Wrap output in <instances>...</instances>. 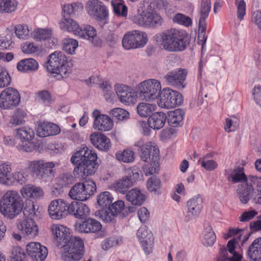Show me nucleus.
Returning <instances> with one entry per match:
<instances>
[{
  "mask_svg": "<svg viewBox=\"0 0 261 261\" xmlns=\"http://www.w3.org/2000/svg\"><path fill=\"white\" fill-rule=\"evenodd\" d=\"M97 159V154L87 147L76 151L70 159L75 166L73 170L74 176L84 178L85 176L95 173L98 166Z\"/></svg>",
  "mask_w": 261,
  "mask_h": 261,
  "instance_id": "obj_1",
  "label": "nucleus"
},
{
  "mask_svg": "<svg viewBox=\"0 0 261 261\" xmlns=\"http://www.w3.org/2000/svg\"><path fill=\"white\" fill-rule=\"evenodd\" d=\"M163 48L170 52L185 50L190 43L188 34L182 30L176 29L167 30L155 36Z\"/></svg>",
  "mask_w": 261,
  "mask_h": 261,
  "instance_id": "obj_2",
  "label": "nucleus"
},
{
  "mask_svg": "<svg viewBox=\"0 0 261 261\" xmlns=\"http://www.w3.org/2000/svg\"><path fill=\"white\" fill-rule=\"evenodd\" d=\"M23 201L15 191H7L1 198L0 212L5 217L13 219L22 211Z\"/></svg>",
  "mask_w": 261,
  "mask_h": 261,
  "instance_id": "obj_3",
  "label": "nucleus"
},
{
  "mask_svg": "<svg viewBox=\"0 0 261 261\" xmlns=\"http://www.w3.org/2000/svg\"><path fill=\"white\" fill-rule=\"evenodd\" d=\"M62 247L61 258L64 261H77L83 256L84 244L80 237L71 236Z\"/></svg>",
  "mask_w": 261,
  "mask_h": 261,
  "instance_id": "obj_4",
  "label": "nucleus"
},
{
  "mask_svg": "<svg viewBox=\"0 0 261 261\" xmlns=\"http://www.w3.org/2000/svg\"><path fill=\"white\" fill-rule=\"evenodd\" d=\"M49 58L46 63V68L48 72L56 73L61 78H65L69 75L71 68L64 53L55 51L50 54Z\"/></svg>",
  "mask_w": 261,
  "mask_h": 261,
  "instance_id": "obj_5",
  "label": "nucleus"
},
{
  "mask_svg": "<svg viewBox=\"0 0 261 261\" xmlns=\"http://www.w3.org/2000/svg\"><path fill=\"white\" fill-rule=\"evenodd\" d=\"M54 168L53 162L38 160L28 161L27 169L33 177L46 180L54 176Z\"/></svg>",
  "mask_w": 261,
  "mask_h": 261,
  "instance_id": "obj_6",
  "label": "nucleus"
},
{
  "mask_svg": "<svg viewBox=\"0 0 261 261\" xmlns=\"http://www.w3.org/2000/svg\"><path fill=\"white\" fill-rule=\"evenodd\" d=\"M161 91L160 82L155 79H149L139 84L138 94L142 100L152 101L155 100Z\"/></svg>",
  "mask_w": 261,
  "mask_h": 261,
  "instance_id": "obj_7",
  "label": "nucleus"
},
{
  "mask_svg": "<svg viewBox=\"0 0 261 261\" xmlns=\"http://www.w3.org/2000/svg\"><path fill=\"white\" fill-rule=\"evenodd\" d=\"M13 135L16 138L21 141V143L16 146L18 150L32 152L36 149V145L32 141L35 137V133L31 128L22 127L16 128L14 130Z\"/></svg>",
  "mask_w": 261,
  "mask_h": 261,
  "instance_id": "obj_8",
  "label": "nucleus"
},
{
  "mask_svg": "<svg viewBox=\"0 0 261 261\" xmlns=\"http://www.w3.org/2000/svg\"><path fill=\"white\" fill-rule=\"evenodd\" d=\"M96 191L95 183L88 179L84 182L75 184L70 190L68 195L73 200L85 201L93 195Z\"/></svg>",
  "mask_w": 261,
  "mask_h": 261,
  "instance_id": "obj_9",
  "label": "nucleus"
},
{
  "mask_svg": "<svg viewBox=\"0 0 261 261\" xmlns=\"http://www.w3.org/2000/svg\"><path fill=\"white\" fill-rule=\"evenodd\" d=\"M158 106L162 108L170 109L180 106L183 102V97L178 92L170 88H164L159 94Z\"/></svg>",
  "mask_w": 261,
  "mask_h": 261,
  "instance_id": "obj_10",
  "label": "nucleus"
},
{
  "mask_svg": "<svg viewBox=\"0 0 261 261\" xmlns=\"http://www.w3.org/2000/svg\"><path fill=\"white\" fill-rule=\"evenodd\" d=\"M139 172L138 168L136 167L127 169L126 175L114 182L115 190L122 194L126 193L128 189L133 186L139 178Z\"/></svg>",
  "mask_w": 261,
  "mask_h": 261,
  "instance_id": "obj_11",
  "label": "nucleus"
},
{
  "mask_svg": "<svg viewBox=\"0 0 261 261\" xmlns=\"http://www.w3.org/2000/svg\"><path fill=\"white\" fill-rule=\"evenodd\" d=\"M148 41L146 33L134 30L127 32L123 36L122 43L126 49L141 48L145 45Z\"/></svg>",
  "mask_w": 261,
  "mask_h": 261,
  "instance_id": "obj_12",
  "label": "nucleus"
},
{
  "mask_svg": "<svg viewBox=\"0 0 261 261\" xmlns=\"http://www.w3.org/2000/svg\"><path fill=\"white\" fill-rule=\"evenodd\" d=\"M138 148L140 158L143 161L147 162L148 159L159 160V149L154 143L145 142L144 139H141L136 141L134 145Z\"/></svg>",
  "mask_w": 261,
  "mask_h": 261,
  "instance_id": "obj_13",
  "label": "nucleus"
},
{
  "mask_svg": "<svg viewBox=\"0 0 261 261\" xmlns=\"http://www.w3.org/2000/svg\"><path fill=\"white\" fill-rule=\"evenodd\" d=\"M20 100L18 91L15 88L9 87L0 93V108L12 109L17 106Z\"/></svg>",
  "mask_w": 261,
  "mask_h": 261,
  "instance_id": "obj_14",
  "label": "nucleus"
},
{
  "mask_svg": "<svg viewBox=\"0 0 261 261\" xmlns=\"http://www.w3.org/2000/svg\"><path fill=\"white\" fill-rule=\"evenodd\" d=\"M241 235L229 240L227 244V250L225 247L220 248L216 261H241L242 255L235 251L238 240H240Z\"/></svg>",
  "mask_w": 261,
  "mask_h": 261,
  "instance_id": "obj_15",
  "label": "nucleus"
},
{
  "mask_svg": "<svg viewBox=\"0 0 261 261\" xmlns=\"http://www.w3.org/2000/svg\"><path fill=\"white\" fill-rule=\"evenodd\" d=\"M68 203L63 199H58L52 201L48 206V214L53 219L59 220L66 217L69 213Z\"/></svg>",
  "mask_w": 261,
  "mask_h": 261,
  "instance_id": "obj_16",
  "label": "nucleus"
},
{
  "mask_svg": "<svg viewBox=\"0 0 261 261\" xmlns=\"http://www.w3.org/2000/svg\"><path fill=\"white\" fill-rule=\"evenodd\" d=\"M74 229L80 233H95L99 231L102 225L96 219L91 218L85 219L82 222L75 223Z\"/></svg>",
  "mask_w": 261,
  "mask_h": 261,
  "instance_id": "obj_17",
  "label": "nucleus"
},
{
  "mask_svg": "<svg viewBox=\"0 0 261 261\" xmlns=\"http://www.w3.org/2000/svg\"><path fill=\"white\" fill-rule=\"evenodd\" d=\"M187 75L186 69H179L177 71H172L168 72L164 79L167 85L172 86L178 89H183L185 85L184 82Z\"/></svg>",
  "mask_w": 261,
  "mask_h": 261,
  "instance_id": "obj_18",
  "label": "nucleus"
},
{
  "mask_svg": "<svg viewBox=\"0 0 261 261\" xmlns=\"http://www.w3.org/2000/svg\"><path fill=\"white\" fill-rule=\"evenodd\" d=\"M85 7L90 16H109L108 8L99 0H89L86 3Z\"/></svg>",
  "mask_w": 261,
  "mask_h": 261,
  "instance_id": "obj_19",
  "label": "nucleus"
},
{
  "mask_svg": "<svg viewBox=\"0 0 261 261\" xmlns=\"http://www.w3.org/2000/svg\"><path fill=\"white\" fill-rule=\"evenodd\" d=\"M27 252L33 261H44L48 254L46 247L38 242H31L26 246Z\"/></svg>",
  "mask_w": 261,
  "mask_h": 261,
  "instance_id": "obj_20",
  "label": "nucleus"
},
{
  "mask_svg": "<svg viewBox=\"0 0 261 261\" xmlns=\"http://www.w3.org/2000/svg\"><path fill=\"white\" fill-rule=\"evenodd\" d=\"M94 118L93 127L100 131H109L113 126V122L110 117L105 114H101L98 110H95L92 114Z\"/></svg>",
  "mask_w": 261,
  "mask_h": 261,
  "instance_id": "obj_21",
  "label": "nucleus"
},
{
  "mask_svg": "<svg viewBox=\"0 0 261 261\" xmlns=\"http://www.w3.org/2000/svg\"><path fill=\"white\" fill-rule=\"evenodd\" d=\"M187 212L185 216V220L189 221L194 217L198 216L203 207V199L198 195L190 199L187 202Z\"/></svg>",
  "mask_w": 261,
  "mask_h": 261,
  "instance_id": "obj_22",
  "label": "nucleus"
},
{
  "mask_svg": "<svg viewBox=\"0 0 261 261\" xmlns=\"http://www.w3.org/2000/svg\"><path fill=\"white\" fill-rule=\"evenodd\" d=\"M17 225L21 233L29 238H34L38 234V226L33 219L19 220Z\"/></svg>",
  "mask_w": 261,
  "mask_h": 261,
  "instance_id": "obj_23",
  "label": "nucleus"
},
{
  "mask_svg": "<svg viewBox=\"0 0 261 261\" xmlns=\"http://www.w3.org/2000/svg\"><path fill=\"white\" fill-rule=\"evenodd\" d=\"M114 90L119 100L127 105L134 104L136 97L133 90L128 86L122 84H116Z\"/></svg>",
  "mask_w": 261,
  "mask_h": 261,
  "instance_id": "obj_24",
  "label": "nucleus"
},
{
  "mask_svg": "<svg viewBox=\"0 0 261 261\" xmlns=\"http://www.w3.org/2000/svg\"><path fill=\"white\" fill-rule=\"evenodd\" d=\"M75 35L79 37L88 40L94 46H99L101 41L97 36L95 29L89 25H85L83 27H80V29L75 33Z\"/></svg>",
  "mask_w": 261,
  "mask_h": 261,
  "instance_id": "obj_25",
  "label": "nucleus"
},
{
  "mask_svg": "<svg viewBox=\"0 0 261 261\" xmlns=\"http://www.w3.org/2000/svg\"><path fill=\"white\" fill-rule=\"evenodd\" d=\"M51 230L58 247L71 237L69 228L62 225L53 224L51 226Z\"/></svg>",
  "mask_w": 261,
  "mask_h": 261,
  "instance_id": "obj_26",
  "label": "nucleus"
},
{
  "mask_svg": "<svg viewBox=\"0 0 261 261\" xmlns=\"http://www.w3.org/2000/svg\"><path fill=\"white\" fill-rule=\"evenodd\" d=\"M68 211H69L68 214L79 219L87 217L90 212L87 205L77 201H72L70 204L68 203Z\"/></svg>",
  "mask_w": 261,
  "mask_h": 261,
  "instance_id": "obj_27",
  "label": "nucleus"
},
{
  "mask_svg": "<svg viewBox=\"0 0 261 261\" xmlns=\"http://www.w3.org/2000/svg\"><path fill=\"white\" fill-rule=\"evenodd\" d=\"M253 187L249 180L239 185L237 190V196L243 204L248 202L253 196Z\"/></svg>",
  "mask_w": 261,
  "mask_h": 261,
  "instance_id": "obj_28",
  "label": "nucleus"
},
{
  "mask_svg": "<svg viewBox=\"0 0 261 261\" xmlns=\"http://www.w3.org/2000/svg\"><path fill=\"white\" fill-rule=\"evenodd\" d=\"M137 25L146 28H155L161 26L164 20L162 17H130Z\"/></svg>",
  "mask_w": 261,
  "mask_h": 261,
  "instance_id": "obj_29",
  "label": "nucleus"
},
{
  "mask_svg": "<svg viewBox=\"0 0 261 261\" xmlns=\"http://www.w3.org/2000/svg\"><path fill=\"white\" fill-rule=\"evenodd\" d=\"M91 143L99 150L107 151L111 147L110 139L104 134L95 132L90 136Z\"/></svg>",
  "mask_w": 261,
  "mask_h": 261,
  "instance_id": "obj_30",
  "label": "nucleus"
},
{
  "mask_svg": "<svg viewBox=\"0 0 261 261\" xmlns=\"http://www.w3.org/2000/svg\"><path fill=\"white\" fill-rule=\"evenodd\" d=\"M60 132L59 126L55 124L43 122L40 123L37 129V135L40 137H46L56 135Z\"/></svg>",
  "mask_w": 261,
  "mask_h": 261,
  "instance_id": "obj_31",
  "label": "nucleus"
},
{
  "mask_svg": "<svg viewBox=\"0 0 261 261\" xmlns=\"http://www.w3.org/2000/svg\"><path fill=\"white\" fill-rule=\"evenodd\" d=\"M225 173L228 180H231L233 183L244 182L249 180V177L247 178L242 167H237L234 169H229L225 170Z\"/></svg>",
  "mask_w": 261,
  "mask_h": 261,
  "instance_id": "obj_32",
  "label": "nucleus"
},
{
  "mask_svg": "<svg viewBox=\"0 0 261 261\" xmlns=\"http://www.w3.org/2000/svg\"><path fill=\"white\" fill-rule=\"evenodd\" d=\"M126 199L136 206H141L146 200V196L139 189L133 188L128 191L125 195Z\"/></svg>",
  "mask_w": 261,
  "mask_h": 261,
  "instance_id": "obj_33",
  "label": "nucleus"
},
{
  "mask_svg": "<svg viewBox=\"0 0 261 261\" xmlns=\"http://www.w3.org/2000/svg\"><path fill=\"white\" fill-rule=\"evenodd\" d=\"M20 192L23 197L32 198L34 199H39L44 195L43 191L41 188L32 184L24 186Z\"/></svg>",
  "mask_w": 261,
  "mask_h": 261,
  "instance_id": "obj_34",
  "label": "nucleus"
},
{
  "mask_svg": "<svg viewBox=\"0 0 261 261\" xmlns=\"http://www.w3.org/2000/svg\"><path fill=\"white\" fill-rule=\"evenodd\" d=\"M185 114V112L180 109L169 112L167 117L169 125L174 127L181 126L183 124Z\"/></svg>",
  "mask_w": 261,
  "mask_h": 261,
  "instance_id": "obj_35",
  "label": "nucleus"
},
{
  "mask_svg": "<svg viewBox=\"0 0 261 261\" xmlns=\"http://www.w3.org/2000/svg\"><path fill=\"white\" fill-rule=\"evenodd\" d=\"M166 120V115L162 112L153 113L148 119L150 126L154 129H160L162 128Z\"/></svg>",
  "mask_w": 261,
  "mask_h": 261,
  "instance_id": "obj_36",
  "label": "nucleus"
},
{
  "mask_svg": "<svg viewBox=\"0 0 261 261\" xmlns=\"http://www.w3.org/2000/svg\"><path fill=\"white\" fill-rule=\"evenodd\" d=\"M247 255L253 261H261V237L253 241L248 248Z\"/></svg>",
  "mask_w": 261,
  "mask_h": 261,
  "instance_id": "obj_37",
  "label": "nucleus"
},
{
  "mask_svg": "<svg viewBox=\"0 0 261 261\" xmlns=\"http://www.w3.org/2000/svg\"><path fill=\"white\" fill-rule=\"evenodd\" d=\"M38 62L33 58H28L20 60L17 65L18 71L23 72H33L38 70Z\"/></svg>",
  "mask_w": 261,
  "mask_h": 261,
  "instance_id": "obj_38",
  "label": "nucleus"
},
{
  "mask_svg": "<svg viewBox=\"0 0 261 261\" xmlns=\"http://www.w3.org/2000/svg\"><path fill=\"white\" fill-rule=\"evenodd\" d=\"M12 171L11 165L9 162L0 163V184L7 186L11 184L10 177Z\"/></svg>",
  "mask_w": 261,
  "mask_h": 261,
  "instance_id": "obj_39",
  "label": "nucleus"
},
{
  "mask_svg": "<svg viewBox=\"0 0 261 261\" xmlns=\"http://www.w3.org/2000/svg\"><path fill=\"white\" fill-rule=\"evenodd\" d=\"M60 27L61 30L69 32H73L75 35L80 29L79 23L70 17H64L60 22Z\"/></svg>",
  "mask_w": 261,
  "mask_h": 261,
  "instance_id": "obj_40",
  "label": "nucleus"
},
{
  "mask_svg": "<svg viewBox=\"0 0 261 261\" xmlns=\"http://www.w3.org/2000/svg\"><path fill=\"white\" fill-rule=\"evenodd\" d=\"M147 189L154 195H160L162 192L161 182L159 178L155 176L149 178L147 181Z\"/></svg>",
  "mask_w": 261,
  "mask_h": 261,
  "instance_id": "obj_41",
  "label": "nucleus"
},
{
  "mask_svg": "<svg viewBox=\"0 0 261 261\" xmlns=\"http://www.w3.org/2000/svg\"><path fill=\"white\" fill-rule=\"evenodd\" d=\"M111 5L114 14L117 16H127V7L123 0H112Z\"/></svg>",
  "mask_w": 261,
  "mask_h": 261,
  "instance_id": "obj_42",
  "label": "nucleus"
},
{
  "mask_svg": "<svg viewBox=\"0 0 261 261\" xmlns=\"http://www.w3.org/2000/svg\"><path fill=\"white\" fill-rule=\"evenodd\" d=\"M27 116V113L20 109L16 110L10 120L9 125L10 126H16L21 125L25 122L24 118Z\"/></svg>",
  "mask_w": 261,
  "mask_h": 261,
  "instance_id": "obj_43",
  "label": "nucleus"
},
{
  "mask_svg": "<svg viewBox=\"0 0 261 261\" xmlns=\"http://www.w3.org/2000/svg\"><path fill=\"white\" fill-rule=\"evenodd\" d=\"M83 8V5L80 2H74L71 4H65L62 6V12L64 15H67L75 14V12L82 11Z\"/></svg>",
  "mask_w": 261,
  "mask_h": 261,
  "instance_id": "obj_44",
  "label": "nucleus"
},
{
  "mask_svg": "<svg viewBox=\"0 0 261 261\" xmlns=\"http://www.w3.org/2000/svg\"><path fill=\"white\" fill-rule=\"evenodd\" d=\"M25 219H33L37 215V210H35L34 202L27 200L24 205H23L22 210Z\"/></svg>",
  "mask_w": 261,
  "mask_h": 261,
  "instance_id": "obj_45",
  "label": "nucleus"
},
{
  "mask_svg": "<svg viewBox=\"0 0 261 261\" xmlns=\"http://www.w3.org/2000/svg\"><path fill=\"white\" fill-rule=\"evenodd\" d=\"M110 114L117 122L125 121L129 118V113L125 110L120 108L113 109L110 111Z\"/></svg>",
  "mask_w": 261,
  "mask_h": 261,
  "instance_id": "obj_46",
  "label": "nucleus"
},
{
  "mask_svg": "<svg viewBox=\"0 0 261 261\" xmlns=\"http://www.w3.org/2000/svg\"><path fill=\"white\" fill-rule=\"evenodd\" d=\"M116 159L124 163H132L135 160V153L133 151L126 149L123 151H118L115 154Z\"/></svg>",
  "mask_w": 261,
  "mask_h": 261,
  "instance_id": "obj_47",
  "label": "nucleus"
},
{
  "mask_svg": "<svg viewBox=\"0 0 261 261\" xmlns=\"http://www.w3.org/2000/svg\"><path fill=\"white\" fill-rule=\"evenodd\" d=\"M155 108L154 105L141 102L137 107V112L141 117H147L154 111Z\"/></svg>",
  "mask_w": 261,
  "mask_h": 261,
  "instance_id": "obj_48",
  "label": "nucleus"
},
{
  "mask_svg": "<svg viewBox=\"0 0 261 261\" xmlns=\"http://www.w3.org/2000/svg\"><path fill=\"white\" fill-rule=\"evenodd\" d=\"M52 34V30L49 29H37L31 33L32 37L36 41L45 40L49 39Z\"/></svg>",
  "mask_w": 261,
  "mask_h": 261,
  "instance_id": "obj_49",
  "label": "nucleus"
},
{
  "mask_svg": "<svg viewBox=\"0 0 261 261\" xmlns=\"http://www.w3.org/2000/svg\"><path fill=\"white\" fill-rule=\"evenodd\" d=\"M216 235L211 226H206L204 230L203 244L205 246H212L216 241Z\"/></svg>",
  "mask_w": 261,
  "mask_h": 261,
  "instance_id": "obj_50",
  "label": "nucleus"
},
{
  "mask_svg": "<svg viewBox=\"0 0 261 261\" xmlns=\"http://www.w3.org/2000/svg\"><path fill=\"white\" fill-rule=\"evenodd\" d=\"M10 253L11 261H26V254L20 247H12Z\"/></svg>",
  "mask_w": 261,
  "mask_h": 261,
  "instance_id": "obj_51",
  "label": "nucleus"
},
{
  "mask_svg": "<svg viewBox=\"0 0 261 261\" xmlns=\"http://www.w3.org/2000/svg\"><path fill=\"white\" fill-rule=\"evenodd\" d=\"M113 197L109 192L105 191L100 193L97 198V202L102 207L110 206L112 202Z\"/></svg>",
  "mask_w": 261,
  "mask_h": 261,
  "instance_id": "obj_52",
  "label": "nucleus"
},
{
  "mask_svg": "<svg viewBox=\"0 0 261 261\" xmlns=\"http://www.w3.org/2000/svg\"><path fill=\"white\" fill-rule=\"evenodd\" d=\"M156 12L154 6H152L151 4H148L146 7L143 5L138 9L139 16H160Z\"/></svg>",
  "mask_w": 261,
  "mask_h": 261,
  "instance_id": "obj_53",
  "label": "nucleus"
},
{
  "mask_svg": "<svg viewBox=\"0 0 261 261\" xmlns=\"http://www.w3.org/2000/svg\"><path fill=\"white\" fill-rule=\"evenodd\" d=\"M78 46V42L74 39L68 38L64 40L63 49L67 53L72 55Z\"/></svg>",
  "mask_w": 261,
  "mask_h": 261,
  "instance_id": "obj_54",
  "label": "nucleus"
},
{
  "mask_svg": "<svg viewBox=\"0 0 261 261\" xmlns=\"http://www.w3.org/2000/svg\"><path fill=\"white\" fill-rule=\"evenodd\" d=\"M11 82V77L7 70L0 66V88L8 87Z\"/></svg>",
  "mask_w": 261,
  "mask_h": 261,
  "instance_id": "obj_55",
  "label": "nucleus"
},
{
  "mask_svg": "<svg viewBox=\"0 0 261 261\" xmlns=\"http://www.w3.org/2000/svg\"><path fill=\"white\" fill-rule=\"evenodd\" d=\"M151 160L152 161L150 164L144 165L143 167V170L146 175L153 174L159 171V160Z\"/></svg>",
  "mask_w": 261,
  "mask_h": 261,
  "instance_id": "obj_56",
  "label": "nucleus"
},
{
  "mask_svg": "<svg viewBox=\"0 0 261 261\" xmlns=\"http://www.w3.org/2000/svg\"><path fill=\"white\" fill-rule=\"evenodd\" d=\"M207 155H205L202 158H200L198 160L199 163H201V167L207 171L214 170L218 167L217 162L213 160H207Z\"/></svg>",
  "mask_w": 261,
  "mask_h": 261,
  "instance_id": "obj_57",
  "label": "nucleus"
},
{
  "mask_svg": "<svg viewBox=\"0 0 261 261\" xmlns=\"http://www.w3.org/2000/svg\"><path fill=\"white\" fill-rule=\"evenodd\" d=\"M74 180L72 175L68 173L61 174L58 178V184L61 188L67 187L71 185Z\"/></svg>",
  "mask_w": 261,
  "mask_h": 261,
  "instance_id": "obj_58",
  "label": "nucleus"
},
{
  "mask_svg": "<svg viewBox=\"0 0 261 261\" xmlns=\"http://www.w3.org/2000/svg\"><path fill=\"white\" fill-rule=\"evenodd\" d=\"M30 30L27 25L18 24L15 27V34L18 38L23 40L28 39Z\"/></svg>",
  "mask_w": 261,
  "mask_h": 261,
  "instance_id": "obj_59",
  "label": "nucleus"
},
{
  "mask_svg": "<svg viewBox=\"0 0 261 261\" xmlns=\"http://www.w3.org/2000/svg\"><path fill=\"white\" fill-rule=\"evenodd\" d=\"M24 174V172H22V171H16L13 173L12 174H11L10 177L12 183L11 185L7 186H13L15 184V182H17L21 185L24 184L26 180V178Z\"/></svg>",
  "mask_w": 261,
  "mask_h": 261,
  "instance_id": "obj_60",
  "label": "nucleus"
},
{
  "mask_svg": "<svg viewBox=\"0 0 261 261\" xmlns=\"http://www.w3.org/2000/svg\"><path fill=\"white\" fill-rule=\"evenodd\" d=\"M211 10V0H201L199 12L200 16H208Z\"/></svg>",
  "mask_w": 261,
  "mask_h": 261,
  "instance_id": "obj_61",
  "label": "nucleus"
},
{
  "mask_svg": "<svg viewBox=\"0 0 261 261\" xmlns=\"http://www.w3.org/2000/svg\"><path fill=\"white\" fill-rule=\"evenodd\" d=\"M15 9V6L11 0H0V12L9 13Z\"/></svg>",
  "mask_w": 261,
  "mask_h": 261,
  "instance_id": "obj_62",
  "label": "nucleus"
},
{
  "mask_svg": "<svg viewBox=\"0 0 261 261\" xmlns=\"http://www.w3.org/2000/svg\"><path fill=\"white\" fill-rule=\"evenodd\" d=\"M109 207L111 208V212L112 211L117 215L124 212L125 210L124 202L122 200H118L111 204Z\"/></svg>",
  "mask_w": 261,
  "mask_h": 261,
  "instance_id": "obj_63",
  "label": "nucleus"
},
{
  "mask_svg": "<svg viewBox=\"0 0 261 261\" xmlns=\"http://www.w3.org/2000/svg\"><path fill=\"white\" fill-rule=\"evenodd\" d=\"M150 234L153 237L152 232L147 229L146 226L140 227L137 232V236L140 241L150 238Z\"/></svg>",
  "mask_w": 261,
  "mask_h": 261,
  "instance_id": "obj_64",
  "label": "nucleus"
}]
</instances>
